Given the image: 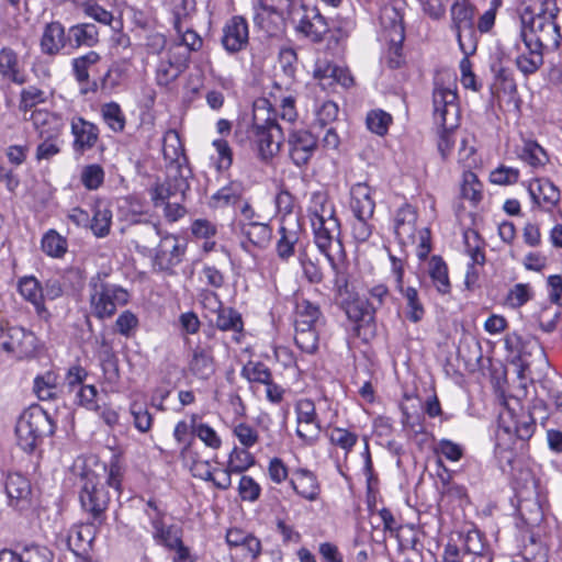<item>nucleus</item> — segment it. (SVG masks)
<instances>
[{"label": "nucleus", "mask_w": 562, "mask_h": 562, "mask_svg": "<svg viewBox=\"0 0 562 562\" xmlns=\"http://www.w3.org/2000/svg\"><path fill=\"white\" fill-rule=\"evenodd\" d=\"M558 4L550 3L549 8H539L538 11L526 7L520 13V37L529 40L548 53L557 50L560 46L561 32L557 22Z\"/></svg>", "instance_id": "f257e3e1"}, {"label": "nucleus", "mask_w": 562, "mask_h": 562, "mask_svg": "<svg viewBox=\"0 0 562 562\" xmlns=\"http://www.w3.org/2000/svg\"><path fill=\"white\" fill-rule=\"evenodd\" d=\"M267 105V100L255 103L252 123L247 131L248 138L257 145L259 157L266 161L279 153L282 138L276 114Z\"/></svg>", "instance_id": "f03ea898"}, {"label": "nucleus", "mask_w": 562, "mask_h": 562, "mask_svg": "<svg viewBox=\"0 0 562 562\" xmlns=\"http://www.w3.org/2000/svg\"><path fill=\"white\" fill-rule=\"evenodd\" d=\"M52 417L40 406L31 405L18 418L15 435L19 447L32 453L44 440L55 432Z\"/></svg>", "instance_id": "7ed1b4c3"}, {"label": "nucleus", "mask_w": 562, "mask_h": 562, "mask_svg": "<svg viewBox=\"0 0 562 562\" xmlns=\"http://www.w3.org/2000/svg\"><path fill=\"white\" fill-rule=\"evenodd\" d=\"M89 305L91 314L99 318H110L119 306L128 302L130 294L123 286L108 281V273H97L89 280Z\"/></svg>", "instance_id": "20e7f679"}, {"label": "nucleus", "mask_w": 562, "mask_h": 562, "mask_svg": "<svg viewBox=\"0 0 562 562\" xmlns=\"http://www.w3.org/2000/svg\"><path fill=\"white\" fill-rule=\"evenodd\" d=\"M339 306L348 321L353 324L350 348H359L356 340H360L364 345L369 344L376 334L375 313L370 299L355 295L344 299Z\"/></svg>", "instance_id": "39448f33"}, {"label": "nucleus", "mask_w": 562, "mask_h": 562, "mask_svg": "<svg viewBox=\"0 0 562 562\" xmlns=\"http://www.w3.org/2000/svg\"><path fill=\"white\" fill-rule=\"evenodd\" d=\"M80 493L79 499L82 509L91 518L101 525L104 520V513L110 503V494L101 482L100 475L90 469H85L80 473Z\"/></svg>", "instance_id": "423d86ee"}, {"label": "nucleus", "mask_w": 562, "mask_h": 562, "mask_svg": "<svg viewBox=\"0 0 562 562\" xmlns=\"http://www.w3.org/2000/svg\"><path fill=\"white\" fill-rule=\"evenodd\" d=\"M289 15L294 23L296 33L308 38L313 43H321L324 36L329 32L326 18L321 13L317 7L307 4L290 3Z\"/></svg>", "instance_id": "0eeeda50"}, {"label": "nucleus", "mask_w": 562, "mask_h": 562, "mask_svg": "<svg viewBox=\"0 0 562 562\" xmlns=\"http://www.w3.org/2000/svg\"><path fill=\"white\" fill-rule=\"evenodd\" d=\"M381 25L389 41L387 65L392 69L400 68L403 64V42L405 29L402 13L394 7H384L380 15Z\"/></svg>", "instance_id": "6e6552de"}, {"label": "nucleus", "mask_w": 562, "mask_h": 562, "mask_svg": "<svg viewBox=\"0 0 562 562\" xmlns=\"http://www.w3.org/2000/svg\"><path fill=\"white\" fill-rule=\"evenodd\" d=\"M533 355L535 353H517L512 360V366L518 379L521 381L517 394L510 397V400L515 401L516 405H519L520 397H526L528 393L527 384L524 381L529 380L533 383L539 380L541 382L544 380L542 378L550 368L547 353H537L536 357H533Z\"/></svg>", "instance_id": "1a4fd4ad"}, {"label": "nucleus", "mask_w": 562, "mask_h": 562, "mask_svg": "<svg viewBox=\"0 0 562 562\" xmlns=\"http://www.w3.org/2000/svg\"><path fill=\"white\" fill-rule=\"evenodd\" d=\"M314 243L318 250L326 257L330 267H335V254H344V247L339 239L340 224L337 217L326 220H311Z\"/></svg>", "instance_id": "9d476101"}, {"label": "nucleus", "mask_w": 562, "mask_h": 562, "mask_svg": "<svg viewBox=\"0 0 562 562\" xmlns=\"http://www.w3.org/2000/svg\"><path fill=\"white\" fill-rule=\"evenodd\" d=\"M457 92L438 82L432 91L434 121L442 130H454L459 125L460 109Z\"/></svg>", "instance_id": "9b49d317"}, {"label": "nucleus", "mask_w": 562, "mask_h": 562, "mask_svg": "<svg viewBox=\"0 0 562 562\" xmlns=\"http://www.w3.org/2000/svg\"><path fill=\"white\" fill-rule=\"evenodd\" d=\"M186 252V244L171 234L160 238L151 259L153 270L157 272L175 273V267L180 265Z\"/></svg>", "instance_id": "f8f14e48"}, {"label": "nucleus", "mask_w": 562, "mask_h": 562, "mask_svg": "<svg viewBox=\"0 0 562 562\" xmlns=\"http://www.w3.org/2000/svg\"><path fill=\"white\" fill-rule=\"evenodd\" d=\"M191 176L190 168L173 169L168 168L167 179L162 183H157L151 190V199L155 206L162 205L166 200L181 196L184 200L187 191L190 189L189 178Z\"/></svg>", "instance_id": "ddd939ff"}, {"label": "nucleus", "mask_w": 562, "mask_h": 562, "mask_svg": "<svg viewBox=\"0 0 562 562\" xmlns=\"http://www.w3.org/2000/svg\"><path fill=\"white\" fill-rule=\"evenodd\" d=\"M447 362L457 366L459 371L469 373H490L494 378L505 374L506 369L499 361H494L490 353H450Z\"/></svg>", "instance_id": "4468645a"}, {"label": "nucleus", "mask_w": 562, "mask_h": 562, "mask_svg": "<svg viewBox=\"0 0 562 562\" xmlns=\"http://www.w3.org/2000/svg\"><path fill=\"white\" fill-rule=\"evenodd\" d=\"M502 405L504 412L501 413L499 419L504 424L502 429L506 434L514 432L520 440H528L535 432L536 429V417L531 412H521L516 414L515 407L509 404V401L503 396Z\"/></svg>", "instance_id": "2eb2a0df"}, {"label": "nucleus", "mask_w": 562, "mask_h": 562, "mask_svg": "<svg viewBox=\"0 0 562 562\" xmlns=\"http://www.w3.org/2000/svg\"><path fill=\"white\" fill-rule=\"evenodd\" d=\"M289 156L297 167L306 166L318 148L317 138L306 130H293L288 136Z\"/></svg>", "instance_id": "dca6fc26"}, {"label": "nucleus", "mask_w": 562, "mask_h": 562, "mask_svg": "<svg viewBox=\"0 0 562 562\" xmlns=\"http://www.w3.org/2000/svg\"><path fill=\"white\" fill-rule=\"evenodd\" d=\"M518 514L524 522L529 527L539 526L543 520V509L539 493L537 491V481L531 477V488H522L517 492Z\"/></svg>", "instance_id": "f3484780"}, {"label": "nucleus", "mask_w": 562, "mask_h": 562, "mask_svg": "<svg viewBox=\"0 0 562 562\" xmlns=\"http://www.w3.org/2000/svg\"><path fill=\"white\" fill-rule=\"evenodd\" d=\"M520 40L522 44L515 45V65L525 77H529L543 66L544 55L548 52L525 37H520Z\"/></svg>", "instance_id": "a211bd4d"}, {"label": "nucleus", "mask_w": 562, "mask_h": 562, "mask_svg": "<svg viewBox=\"0 0 562 562\" xmlns=\"http://www.w3.org/2000/svg\"><path fill=\"white\" fill-rule=\"evenodd\" d=\"M528 193L533 206L551 212L561 200L560 189L548 178H537L529 182Z\"/></svg>", "instance_id": "6ab92c4d"}, {"label": "nucleus", "mask_w": 562, "mask_h": 562, "mask_svg": "<svg viewBox=\"0 0 562 562\" xmlns=\"http://www.w3.org/2000/svg\"><path fill=\"white\" fill-rule=\"evenodd\" d=\"M189 66V52L170 48L167 57L161 59L156 69V81L166 87L175 81Z\"/></svg>", "instance_id": "aec40b11"}, {"label": "nucleus", "mask_w": 562, "mask_h": 562, "mask_svg": "<svg viewBox=\"0 0 562 562\" xmlns=\"http://www.w3.org/2000/svg\"><path fill=\"white\" fill-rule=\"evenodd\" d=\"M280 238L276 245L278 257L282 261H289L295 255V246L299 244L302 228L299 218H283L279 227Z\"/></svg>", "instance_id": "412c9836"}, {"label": "nucleus", "mask_w": 562, "mask_h": 562, "mask_svg": "<svg viewBox=\"0 0 562 562\" xmlns=\"http://www.w3.org/2000/svg\"><path fill=\"white\" fill-rule=\"evenodd\" d=\"M222 44L229 53H237L248 44V24L241 16H233L223 29Z\"/></svg>", "instance_id": "4be33fe9"}, {"label": "nucleus", "mask_w": 562, "mask_h": 562, "mask_svg": "<svg viewBox=\"0 0 562 562\" xmlns=\"http://www.w3.org/2000/svg\"><path fill=\"white\" fill-rule=\"evenodd\" d=\"M240 234L245 238L241 240V248L248 252L251 251L250 246L263 249L268 246L271 237V227L259 221L257 222H239Z\"/></svg>", "instance_id": "5701e85b"}, {"label": "nucleus", "mask_w": 562, "mask_h": 562, "mask_svg": "<svg viewBox=\"0 0 562 562\" xmlns=\"http://www.w3.org/2000/svg\"><path fill=\"white\" fill-rule=\"evenodd\" d=\"M290 485L302 498L314 502L321 494V484L314 472L297 468L292 472Z\"/></svg>", "instance_id": "b1692460"}, {"label": "nucleus", "mask_w": 562, "mask_h": 562, "mask_svg": "<svg viewBox=\"0 0 562 562\" xmlns=\"http://www.w3.org/2000/svg\"><path fill=\"white\" fill-rule=\"evenodd\" d=\"M71 133L74 135V150L83 154L94 147L99 138V128L82 117L71 121Z\"/></svg>", "instance_id": "393cba45"}, {"label": "nucleus", "mask_w": 562, "mask_h": 562, "mask_svg": "<svg viewBox=\"0 0 562 562\" xmlns=\"http://www.w3.org/2000/svg\"><path fill=\"white\" fill-rule=\"evenodd\" d=\"M294 315L295 326L317 328L319 326H324L326 323V318L319 304L304 297L296 300Z\"/></svg>", "instance_id": "a878e982"}, {"label": "nucleus", "mask_w": 562, "mask_h": 562, "mask_svg": "<svg viewBox=\"0 0 562 562\" xmlns=\"http://www.w3.org/2000/svg\"><path fill=\"white\" fill-rule=\"evenodd\" d=\"M69 44L68 34L59 22H52L44 27L40 46L44 55L56 56Z\"/></svg>", "instance_id": "bb28decb"}, {"label": "nucleus", "mask_w": 562, "mask_h": 562, "mask_svg": "<svg viewBox=\"0 0 562 562\" xmlns=\"http://www.w3.org/2000/svg\"><path fill=\"white\" fill-rule=\"evenodd\" d=\"M162 154L166 161H169L168 168L180 169L189 168L188 158L184 154V146L180 135L175 130H168L164 135Z\"/></svg>", "instance_id": "cd10ccee"}, {"label": "nucleus", "mask_w": 562, "mask_h": 562, "mask_svg": "<svg viewBox=\"0 0 562 562\" xmlns=\"http://www.w3.org/2000/svg\"><path fill=\"white\" fill-rule=\"evenodd\" d=\"M205 299L213 300L214 304L217 306L216 326L222 330H233V337L238 340V335L243 329L241 315L232 307H224L215 292H206Z\"/></svg>", "instance_id": "c85d7f7f"}, {"label": "nucleus", "mask_w": 562, "mask_h": 562, "mask_svg": "<svg viewBox=\"0 0 562 562\" xmlns=\"http://www.w3.org/2000/svg\"><path fill=\"white\" fill-rule=\"evenodd\" d=\"M350 207L355 217L371 218L375 202L371 198V190L366 183H356L350 190Z\"/></svg>", "instance_id": "c756f323"}, {"label": "nucleus", "mask_w": 562, "mask_h": 562, "mask_svg": "<svg viewBox=\"0 0 562 562\" xmlns=\"http://www.w3.org/2000/svg\"><path fill=\"white\" fill-rule=\"evenodd\" d=\"M38 136L42 142L36 148L37 160H48L60 151V130L54 128H41Z\"/></svg>", "instance_id": "7c9ffc66"}, {"label": "nucleus", "mask_w": 562, "mask_h": 562, "mask_svg": "<svg viewBox=\"0 0 562 562\" xmlns=\"http://www.w3.org/2000/svg\"><path fill=\"white\" fill-rule=\"evenodd\" d=\"M97 525L98 522L92 519L87 525H80L71 528L67 537L68 548L76 554L86 552L87 549L90 548L94 538L92 527Z\"/></svg>", "instance_id": "2f4dec72"}, {"label": "nucleus", "mask_w": 562, "mask_h": 562, "mask_svg": "<svg viewBox=\"0 0 562 562\" xmlns=\"http://www.w3.org/2000/svg\"><path fill=\"white\" fill-rule=\"evenodd\" d=\"M164 514L158 513V517L151 518L153 526V537L157 543L172 550L176 547H179L182 542L181 537L176 528L172 526H165Z\"/></svg>", "instance_id": "473e14b6"}, {"label": "nucleus", "mask_w": 562, "mask_h": 562, "mask_svg": "<svg viewBox=\"0 0 562 562\" xmlns=\"http://www.w3.org/2000/svg\"><path fill=\"white\" fill-rule=\"evenodd\" d=\"M416 220V211L409 204H404L397 210L394 218V232L400 240L414 237Z\"/></svg>", "instance_id": "72a5a7b5"}, {"label": "nucleus", "mask_w": 562, "mask_h": 562, "mask_svg": "<svg viewBox=\"0 0 562 562\" xmlns=\"http://www.w3.org/2000/svg\"><path fill=\"white\" fill-rule=\"evenodd\" d=\"M20 294L30 303H32L40 316L48 314L47 308L42 300V285L34 277H24L19 281Z\"/></svg>", "instance_id": "f704fd0d"}, {"label": "nucleus", "mask_w": 562, "mask_h": 562, "mask_svg": "<svg viewBox=\"0 0 562 562\" xmlns=\"http://www.w3.org/2000/svg\"><path fill=\"white\" fill-rule=\"evenodd\" d=\"M137 239L134 241L135 249L138 254L145 257L153 255L150 245L154 244L157 238L164 237L158 225L155 223L146 222L137 227L136 231Z\"/></svg>", "instance_id": "c9c22d12"}, {"label": "nucleus", "mask_w": 562, "mask_h": 562, "mask_svg": "<svg viewBox=\"0 0 562 562\" xmlns=\"http://www.w3.org/2000/svg\"><path fill=\"white\" fill-rule=\"evenodd\" d=\"M453 32L474 25L475 9L468 0H456L450 9Z\"/></svg>", "instance_id": "e433bc0d"}, {"label": "nucleus", "mask_w": 562, "mask_h": 562, "mask_svg": "<svg viewBox=\"0 0 562 562\" xmlns=\"http://www.w3.org/2000/svg\"><path fill=\"white\" fill-rule=\"evenodd\" d=\"M99 32L94 24L83 23L68 30V42L74 47L94 46L99 41Z\"/></svg>", "instance_id": "4c0bfd02"}, {"label": "nucleus", "mask_w": 562, "mask_h": 562, "mask_svg": "<svg viewBox=\"0 0 562 562\" xmlns=\"http://www.w3.org/2000/svg\"><path fill=\"white\" fill-rule=\"evenodd\" d=\"M112 224V211L104 202L98 201L93 206V215L90 220V228L98 238H103L110 234Z\"/></svg>", "instance_id": "58836bf2"}, {"label": "nucleus", "mask_w": 562, "mask_h": 562, "mask_svg": "<svg viewBox=\"0 0 562 562\" xmlns=\"http://www.w3.org/2000/svg\"><path fill=\"white\" fill-rule=\"evenodd\" d=\"M100 60V54L94 50H90L71 60L74 77L80 86H83V82H89L90 71L94 70Z\"/></svg>", "instance_id": "ea45409f"}, {"label": "nucleus", "mask_w": 562, "mask_h": 562, "mask_svg": "<svg viewBox=\"0 0 562 562\" xmlns=\"http://www.w3.org/2000/svg\"><path fill=\"white\" fill-rule=\"evenodd\" d=\"M428 273L432 284L440 294H448L451 291V283L448 274V267L439 256H432L428 263Z\"/></svg>", "instance_id": "a19ab883"}, {"label": "nucleus", "mask_w": 562, "mask_h": 562, "mask_svg": "<svg viewBox=\"0 0 562 562\" xmlns=\"http://www.w3.org/2000/svg\"><path fill=\"white\" fill-rule=\"evenodd\" d=\"M18 65V55L13 49L4 47L0 50V74L12 82L22 85L26 80L25 76L20 72Z\"/></svg>", "instance_id": "79ce46f5"}, {"label": "nucleus", "mask_w": 562, "mask_h": 562, "mask_svg": "<svg viewBox=\"0 0 562 562\" xmlns=\"http://www.w3.org/2000/svg\"><path fill=\"white\" fill-rule=\"evenodd\" d=\"M406 301L405 316L412 323L420 322L425 316V307L419 299L417 289L413 286L402 285V289H396Z\"/></svg>", "instance_id": "37998d69"}, {"label": "nucleus", "mask_w": 562, "mask_h": 562, "mask_svg": "<svg viewBox=\"0 0 562 562\" xmlns=\"http://www.w3.org/2000/svg\"><path fill=\"white\" fill-rule=\"evenodd\" d=\"M311 220H326L336 217L334 204L325 191H316L311 195L308 205Z\"/></svg>", "instance_id": "c03bdc74"}, {"label": "nucleus", "mask_w": 562, "mask_h": 562, "mask_svg": "<svg viewBox=\"0 0 562 562\" xmlns=\"http://www.w3.org/2000/svg\"><path fill=\"white\" fill-rule=\"evenodd\" d=\"M278 63L280 74H277V76L283 78L282 83H284L285 86L292 85L296 74V52L291 47L281 48L278 56Z\"/></svg>", "instance_id": "a18cd8bd"}, {"label": "nucleus", "mask_w": 562, "mask_h": 562, "mask_svg": "<svg viewBox=\"0 0 562 562\" xmlns=\"http://www.w3.org/2000/svg\"><path fill=\"white\" fill-rule=\"evenodd\" d=\"M4 488L11 502L25 499L31 493L29 480L20 473L8 474Z\"/></svg>", "instance_id": "49530a36"}, {"label": "nucleus", "mask_w": 562, "mask_h": 562, "mask_svg": "<svg viewBox=\"0 0 562 562\" xmlns=\"http://www.w3.org/2000/svg\"><path fill=\"white\" fill-rule=\"evenodd\" d=\"M491 70L494 74L495 80L492 89L503 91L506 94H515L517 92V85L509 68L504 67L501 63H494L491 66Z\"/></svg>", "instance_id": "de8ad7c7"}, {"label": "nucleus", "mask_w": 562, "mask_h": 562, "mask_svg": "<svg viewBox=\"0 0 562 562\" xmlns=\"http://www.w3.org/2000/svg\"><path fill=\"white\" fill-rule=\"evenodd\" d=\"M241 186L237 182L221 188L211 196V204L214 207H225L241 202Z\"/></svg>", "instance_id": "09e8293b"}, {"label": "nucleus", "mask_w": 562, "mask_h": 562, "mask_svg": "<svg viewBox=\"0 0 562 562\" xmlns=\"http://www.w3.org/2000/svg\"><path fill=\"white\" fill-rule=\"evenodd\" d=\"M519 158L531 167H542L549 161L547 151L535 140H526Z\"/></svg>", "instance_id": "8fccbe9b"}, {"label": "nucleus", "mask_w": 562, "mask_h": 562, "mask_svg": "<svg viewBox=\"0 0 562 562\" xmlns=\"http://www.w3.org/2000/svg\"><path fill=\"white\" fill-rule=\"evenodd\" d=\"M505 347L507 351H526L527 349H543L538 339L529 334L513 333L506 336Z\"/></svg>", "instance_id": "3c124183"}, {"label": "nucleus", "mask_w": 562, "mask_h": 562, "mask_svg": "<svg viewBox=\"0 0 562 562\" xmlns=\"http://www.w3.org/2000/svg\"><path fill=\"white\" fill-rule=\"evenodd\" d=\"M456 33L460 50L465 56H472L477 49L479 31L474 25L459 30Z\"/></svg>", "instance_id": "603ef678"}, {"label": "nucleus", "mask_w": 562, "mask_h": 562, "mask_svg": "<svg viewBox=\"0 0 562 562\" xmlns=\"http://www.w3.org/2000/svg\"><path fill=\"white\" fill-rule=\"evenodd\" d=\"M42 249L46 255L59 258L67 250V241L56 231L52 229L43 236Z\"/></svg>", "instance_id": "864d4df0"}, {"label": "nucleus", "mask_w": 562, "mask_h": 562, "mask_svg": "<svg viewBox=\"0 0 562 562\" xmlns=\"http://www.w3.org/2000/svg\"><path fill=\"white\" fill-rule=\"evenodd\" d=\"M316 327L295 326L294 341L301 351H316L318 349V335Z\"/></svg>", "instance_id": "5fc2aeb1"}, {"label": "nucleus", "mask_w": 562, "mask_h": 562, "mask_svg": "<svg viewBox=\"0 0 562 562\" xmlns=\"http://www.w3.org/2000/svg\"><path fill=\"white\" fill-rule=\"evenodd\" d=\"M104 122L113 132H122L125 127V116L116 102H109L101 109Z\"/></svg>", "instance_id": "6e6d98bb"}, {"label": "nucleus", "mask_w": 562, "mask_h": 562, "mask_svg": "<svg viewBox=\"0 0 562 562\" xmlns=\"http://www.w3.org/2000/svg\"><path fill=\"white\" fill-rule=\"evenodd\" d=\"M482 188L483 186L474 172L465 171L463 173V183L461 188L462 198L476 204L482 200Z\"/></svg>", "instance_id": "4d7b16f0"}, {"label": "nucleus", "mask_w": 562, "mask_h": 562, "mask_svg": "<svg viewBox=\"0 0 562 562\" xmlns=\"http://www.w3.org/2000/svg\"><path fill=\"white\" fill-rule=\"evenodd\" d=\"M366 123L372 133L383 136L389 131L392 116L383 110H372L367 114Z\"/></svg>", "instance_id": "13d9d810"}, {"label": "nucleus", "mask_w": 562, "mask_h": 562, "mask_svg": "<svg viewBox=\"0 0 562 562\" xmlns=\"http://www.w3.org/2000/svg\"><path fill=\"white\" fill-rule=\"evenodd\" d=\"M190 370L192 373L201 379L210 378L214 371V360L211 353H193L190 361Z\"/></svg>", "instance_id": "bf43d9fd"}, {"label": "nucleus", "mask_w": 562, "mask_h": 562, "mask_svg": "<svg viewBox=\"0 0 562 562\" xmlns=\"http://www.w3.org/2000/svg\"><path fill=\"white\" fill-rule=\"evenodd\" d=\"M104 177L105 173L103 168L98 164H91L82 168L80 179L83 187L92 191L99 189L103 184Z\"/></svg>", "instance_id": "052dcab7"}, {"label": "nucleus", "mask_w": 562, "mask_h": 562, "mask_svg": "<svg viewBox=\"0 0 562 562\" xmlns=\"http://www.w3.org/2000/svg\"><path fill=\"white\" fill-rule=\"evenodd\" d=\"M255 464V457L246 449L234 448L229 454L228 469L234 473H243Z\"/></svg>", "instance_id": "680f3d73"}, {"label": "nucleus", "mask_w": 562, "mask_h": 562, "mask_svg": "<svg viewBox=\"0 0 562 562\" xmlns=\"http://www.w3.org/2000/svg\"><path fill=\"white\" fill-rule=\"evenodd\" d=\"M130 70V59L123 58L111 65V67L103 74L105 83L114 90L117 88L122 80L127 77Z\"/></svg>", "instance_id": "e2e57ef3"}, {"label": "nucleus", "mask_w": 562, "mask_h": 562, "mask_svg": "<svg viewBox=\"0 0 562 562\" xmlns=\"http://www.w3.org/2000/svg\"><path fill=\"white\" fill-rule=\"evenodd\" d=\"M53 552L38 544L24 546L20 552V562H53Z\"/></svg>", "instance_id": "0e129e2a"}, {"label": "nucleus", "mask_w": 562, "mask_h": 562, "mask_svg": "<svg viewBox=\"0 0 562 562\" xmlns=\"http://www.w3.org/2000/svg\"><path fill=\"white\" fill-rule=\"evenodd\" d=\"M241 375L250 382L263 384L268 383L271 379V372L266 364L251 360L243 367Z\"/></svg>", "instance_id": "69168bd1"}, {"label": "nucleus", "mask_w": 562, "mask_h": 562, "mask_svg": "<svg viewBox=\"0 0 562 562\" xmlns=\"http://www.w3.org/2000/svg\"><path fill=\"white\" fill-rule=\"evenodd\" d=\"M100 468L103 470L105 474V483L108 486L114 488L117 493L121 490L122 483V467L120 464V460L116 456H112L110 462L108 464H101Z\"/></svg>", "instance_id": "338daca9"}, {"label": "nucleus", "mask_w": 562, "mask_h": 562, "mask_svg": "<svg viewBox=\"0 0 562 562\" xmlns=\"http://www.w3.org/2000/svg\"><path fill=\"white\" fill-rule=\"evenodd\" d=\"M130 412L133 416V423L136 429L140 432H147L151 428L153 416L144 404L133 402Z\"/></svg>", "instance_id": "774afa93"}]
</instances>
